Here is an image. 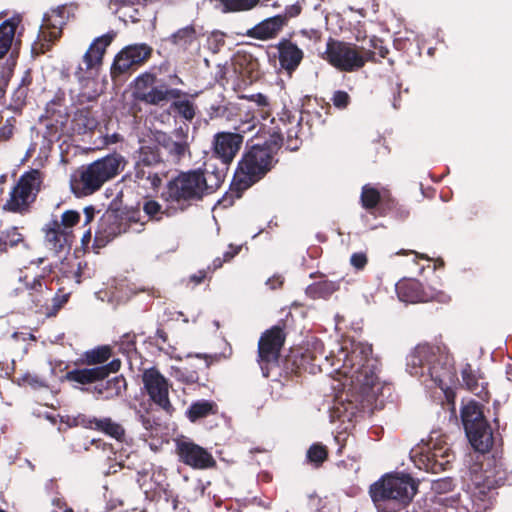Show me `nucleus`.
<instances>
[{"label": "nucleus", "mask_w": 512, "mask_h": 512, "mask_svg": "<svg viewBox=\"0 0 512 512\" xmlns=\"http://www.w3.org/2000/svg\"><path fill=\"white\" fill-rule=\"evenodd\" d=\"M314 361L318 354L326 362L332 358L331 365L335 371L349 380L350 389L336 396L330 408L331 421L352 423L362 418L366 412L383 406L384 391H390L379 381L377 370L378 361L372 356V346L368 343H353L351 351L342 347L336 355L324 353L323 343L315 340L312 343Z\"/></svg>", "instance_id": "1"}, {"label": "nucleus", "mask_w": 512, "mask_h": 512, "mask_svg": "<svg viewBox=\"0 0 512 512\" xmlns=\"http://www.w3.org/2000/svg\"><path fill=\"white\" fill-rule=\"evenodd\" d=\"M406 370L426 388L438 387L447 397L458 381L453 358L440 345H417L407 356Z\"/></svg>", "instance_id": "2"}, {"label": "nucleus", "mask_w": 512, "mask_h": 512, "mask_svg": "<svg viewBox=\"0 0 512 512\" xmlns=\"http://www.w3.org/2000/svg\"><path fill=\"white\" fill-rule=\"evenodd\" d=\"M224 180L225 169L208 165L203 170L199 168L180 172L168 181L164 195L168 202L183 209L216 192Z\"/></svg>", "instance_id": "3"}, {"label": "nucleus", "mask_w": 512, "mask_h": 512, "mask_svg": "<svg viewBox=\"0 0 512 512\" xmlns=\"http://www.w3.org/2000/svg\"><path fill=\"white\" fill-rule=\"evenodd\" d=\"M278 144L272 142V144L267 145L263 142L262 144H254L244 151L238 161L231 183L232 190L237 197H241L244 191L264 179L276 166L278 163Z\"/></svg>", "instance_id": "4"}, {"label": "nucleus", "mask_w": 512, "mask_h": 512, "mask_svg": "<svg viewBox=\"0 0 512 512\" xmlns=\"http://www.w3.org/2000/svg\"><path fill=\"white\" fill-rule=\"evenodd\" d=\"M112 36L103 35L95 39L83 56L82 64L75 70L74 76L80 84V91L73 104L75 106L94 105L98 107L100 91L96 76L102 65L106 48L110 45Z\"/></svg>", "instance_id": "5"}, {"label": "nucleus", "mask_w": 512, "mask_h": 512, "mask_svg": "<svg viewBox=\"0 0 512 512\" xmlns=\"http://www.w3.org/2000/svg\"><path fill=\"white\" fill-rule=\"evenodd\" d=\"M417 491L409 474H389L370 486V496L378 511L397 512L405 508Z\"/></svg>", "instance_id": "6"}, {"label": "nucleus", "mask_w": 512, "mask_h": 512, "mask_svg": "<svg viewBox=\"0 0 512 512\" xmlns=\"http://www.w3.org/2000/svg\"><path fill=\"white\" fill-rule=\"evenodd\" d=\"M360 206L375 218L389 217L396 221H406L410 210L399 202L392 191L380 184L367 183L361 187Z\"/></svg>", "instance_id": "7"}, {"label": "nucleus", "mask_w": 512, "mask_h": 512, "mask_svg": "<svg viewBox=\"0 0 512 512\" xmlns=\"http://www.w3.org/2000/svg\"><path fill=\"white\" fill-rule=\"evenodd\" d=\"M122 161V157L114 153L83 166L79 172V178L72 182V190L81 196L95 193L105 182L119 173Z\"/></svg>", "instance_id": "8"}, {"label": "nucleus", "mask_w": 512, "mask_h": 512, "mask_svg": "<svg viewBox=\"0 0 512 512\" xmlns=\"http://www.w3.org/2000/svg\"><path fill=\"white\" fill-rule=\"evenodd\" d=\"M460 416L471 446L480 453L488 452L493 446L494 437L480 404L476 401L468 402L462 406Z\"/></svg>", "instance_id": "9"}, {"label": "nucleus", "mask_w": 512, "mask_h": 512, "mask_svg": "<svg viewBox=\"0 0 512 512\" xmlns=\"http://www.w3.org/2000/svg\"><path fill=\"white\" fill-rule=\"evenodd\" d=\"M43 180L44 173L39 169H30L24 172L12 188L3 209L18 214L28 213L41 191Z\"/></svg>", "instance_id": "10"}, {"label": "nucleus", "mask_w": 512, "mask_h": 512, "mask_svg": "<svg viewBox=\"0 0 512 512\" xmlns=\"http://www.w3.org/2000/svg\"><path fill=\"white\" fill-rule=\"evenodd\" d=\"M322 57L341 72H355L364 67L362 47L331 37L327 40Z\"/></svg>", "instance_id": "11"}, {"label": "nucleus", "mask_w": 512, "mask_h": 512, "mask_svg": "<svg viewBox=\"0 0 512 512\" xmlns=\"http://www.w3.org/2000/svg\"><path fill=\"white\" fill-rule=\"evenodd\" d=\"M412 458L420 470L436 474L449 468L454 454L445 441L430 436L428 442L420 447Z\"/></svg>", "instance_id": "12"}, {"label": "nucleus", "mask_w": 512, "mask_h": 512, "mask_svg": "<svg viewBox=\"0 0 512 512\" xmlns=\"http://www.w3.org/2000/svg\"><path fill=\"white\" fill-rule=\"evenodd\" d=\"M284 341L285 334L278 326L272 327L261 336L258 342V362L264 377L269 376L271 366L277 365Z\"/></svg>", "instance_id": "13"}, {"label": "nucleus", "mask_w": 512, "mask_h": 512, "mask_svg": "<svg viewBox=\"0 0 512 512\" xmlns=\"http://www.w3.org/2000/svg\"><path fill=\"white\" fill-rule=\"evenodd\" d=\"M81 423L86 427L92 428L93 425L95 428L104 431L106 434L117 440V447L112 446V456H109L108 459L110 461L109 468L107 470V474L116 473L119 469L124 468L128 455L125 454L122 450L121 441L125 437V430L122 426L117 423L112 422L110 419L90 420L88 423H85L84 419L81 420Z\"/></svg>", "instance_id": "14"}, {"label": "nucleus", "mask_w": 512, "mask_h": 512, "mask_svg": "<svg viewBox=\"0 0 512 512\" xmlns=\"http://www.w3.org/2000/svg\"><path fill=\"white\" fill-rule=\"evenodd\" d=\"M142 382L151 401L167 414H171L173 407L168 397L169 383L160 371L156 367L145 368L142 373Z\"/></svg>", "instance_id": "15"}, {"label": "nucleus", "mask_w": 512, "mask_h": 512, "mask_svg": "<svg viewBox=\"0 0 512 512\" xmlns=\"http://www.w3.org/2000/svg\"><path fill=\"white\" fill-rule=\"evenodd\" d=\"M485 476L482 482H474V490L471 494V501L473 508L476 512H485L488 510L495 498V489L505 484V478L501 475L500 471H497L495 477H491L488 472H485ZM506 481L512 484V472L507 476Z\"/></svg>", "instance_id": "16"}, {"label": "nucleus", "mask_w": 512, "mask_h": 512, "mask_svg": "<svg viewBox=\"0 0 512 512\" xmlns=\"http://www.w3.org/2000/svg\"><path fill=\"white\" fill-rule=\"evenodd\" d=\"M244 142V136L237 132H218L213 137L212 153L219 159L227 173L229 165L239 153Z\"/></svg>", "instance_id": "17"}, {"label": "nucleus", "mask_w": 512, "mask_h": 512, "mask_svg": "<svg viewBox=\"0 0 512 512\" xmlns=\"http://www.w3.org/2000/svg\"><path fill=\"white\" fill-rule=\"evenodd\" d=\"M273 47L277 51L275 57L278 60L279 69L292 76L305 58L304 50L292 38L286 37L281 38Z\"/></svg>", "instance_id": "18"}, {"label": "nucleus", "mask_w": 512, "mask_h": 512, "mask_svg": "<svg viewBox=\"0 0 512 512\" xmlns=\"http://www.w3.org/2000/svg\"><path fill=\"white\" fill-rule=\"evenodd\" d=\"M176 451L184 464L195 469H207L215 465L213 456L206 449L188 439L177 440Z\"/></svg>", "instance_id": "19"}, {"label": "nucleus", "mask_w": 512, "mask_h": 512, "mask_svg": "<svg viewBox=\"0 0 512 512\" xmlns=\"http://www.w3.org/2000/svg\"><path fill=\"white\" fill-rule=\"evenodd\" d=\"M66 21L67 17L65 16L55 18L51 14H46L38 40L32 45V53L34 55H41L50 50L54 41L61 37L62 28Z\"/></svg>", "instance_id": "20"}, {"label": "nucleus", "mask_w": 512, "mask_h": 512, "mask_svg": "<svg viewBox=\"0 0 512 512\" xmlns=\"http://www.w3.org/2000/svg\"><path fill=\"white\" fill-rule=\"evenodd\" d=\"M187 136L182 132L176 131L173 135L165 132H157L155 141L167 153L168 161L178 163L187 152H189V143Z\"/></svg>", "instance_id": "21"}, {"label": "nucleus", "mask_w": 512, "mask_h": 512, "mask_svg": "<svg viewBox=\"0 0 512 512\" xmlns=\"http://www.w3.org/2000/svg\"><path fill=\"white\" fill-rule=\"evenodd\" d=\"M21 22L22 17L14 15L0 24V60H4L10 51L18 54L21 40L16 39V34Z\"/></svg>", "instance_id": "22"}, {"label": "nucleus", "mask_w": 512, "mask_h": 512, "mask_svg": "<svg viewBox=\"0 0 512 512\" xmlns=\"http://www.w3.org/2000/svg\"><path fill=\"white\" fill-rule=\"evenodd\" d=\"M161 182L162 179L154 167L134 169V190L143 198H149L156 194Z\"/></svg>", "instance_id": "23"}, {"label": "nucleus", "mask_w": 512, "mask_h": 512, "mask_svg": "<svg viewBox=\"0 0 512 512\" xmlns=\"http://www.w3.org/2000/svg\"><path fill=\"white\" fill-rule=\"evenodd\" d=\"M119 368L120 361L113 360L108 365L69 371L66 377L70 381H75L80 384H88L104 379L109 375V373L117 372Z\"/></svg>", "instance_id": "24"}, {"label": "nucleus", "mask_w": 512, "mask_h": 512, "mask_svg": "<svg viewBox=\"0 0 512 512\" xmlns=\"http://www.w3.org/2000/svg\"><path fill=\"white\" fill-rule=\"evenodd\" d=\"M284 27L285 18L275 15L248 29L245 35L256 40L267 41L276 38Z\"/></svg>", "instance_id": "25"}, {"label": "nucleus", "mask_w": 512, "mask_h": 512, "mask_svg": "<svg viewBox=\"0 0 512 512\" xmlns=\"http://www.w3.org/2000/svg\"><path fill=\"white\" fill-rule=\"evenodd\" d=\"M96 106H78L73 116V127L78 134H85L93 131L98 126V110Z\"/></svg>", "instance_id": "26"}, {"label": "nucleus", "mask_w": 512, "mask_h": 512, "mask_svg": "<svg viewBox=\"0 0 512 512\" xmlns=\"http://www.w3.org/2000/svg\"><path fill=\"white\" fill-rule=\"evenodd\" d=\"M71 228L72 226H50L45 231L47 247L55 252L69 249L73 239Z\"/></svg>", "instance_id": "27"}, {"label": "nucleus", "mask_w": 512, "mask_h": 512, "mask_svg": "<svg viewBox=\"0 0 512 512\" xmlns=\"http://www.w3.org/2000/svg\"><path fill=\"white\" fill-rule=\"evenodd\" d=\"M126 279H113L109 282L106 289L98 291L96 296L101 301L108 302L113 308L124 303L126 295Z\"/></svg>", "instance_id": "28"}, {"label": "nucleus", "mask_w": 512, "mask_h": 512, "mask_svg": "<svg viewBox=\"0 0 512 512\" xmlns=\"http://www.w3.org/2000/svg\"><path fill=\"white\" fill-rule=\"evenodd\" d=\"M396 292L399 300L405 303H418L429 300L418 281L399 283L396 285Z\"/></svg>", "instance_id": "29"}, {"label": "nucleus", "mask_w": 512, "mask_h": 512, "mask_svg": "<svg viewBox=\"0 0 512 512\" xmlns=\"http://www.w3.org/2000/svg\"><path fill=\"white\" fill-rule=\"evenodd\" d=\"M201 35V31L198 30L194 24H190L174 32L169 40L173 45L187 50L194 45H198V40Z\"/></svg>", "instance_id": "30"}, {"label": "nucleus", "mask_w": 512, "mask_h": 512, "mask_svg": "<svg viewBox=\"0 0 512 512\" xmlns=\"http://www.w3.org/2000/svg\"><path fill=\"white\" fill-rule=\"evenodd\" d=\"M28 274L20 275L18 280L23 283L25 288L29 291V295L32 297V302L36 307H42L46 300L48 299V295L50 292L43 286L40 277H33L32 282L28 281Z\"/></svg>", "instance_id": "31"}, {"label": "nucleus", "mask_w": 512, "mask_h": 512, "mask_svg": "<svg viewBox=\"0 0 512 512\" xmlns=\"http://www.w3.org/2000/svg\"><path fill=\"white\" fill-rule=\"evenodd\" d=\"M292 118H295V116L290 115L288 111H283V113L279 116L278 120H275L273 118L272 124H274V127L271 128L270 136L264 142L267 145L272 144V142H277L279 143L278 146L280 150L285 142V131L286 129H289Z\"/></svg>", "instance_id": "32"}, {"label": "nucleus", "mask_w": 512, "mask_h": 512, "mask_svg": "<svg viewBox=\"0 0 512 512\" xmlns=\"http://www.w3.org/2000/svg\"><path fill=\"white\" fill-rule=\"evenodd\" d=\"M180 94V90L168 89L165 85H162L151 87L146 93H138V99L149 104L158 105L163 101L179 98Z\"/></svg>", "instance_id": "33"}, {"label": "nucleus", "mask_w": 512, "mask_h": 512, "mask_svg": "<svg viewBox=\"0 0 512 512\" xmlns=\"http://www.w3.org/2000/svg\"><path fill=\"white\" fill-rule=\"evenodd\" d=\"M153 54V48L146 43L130 44V75L143 66Z\"/></svg>", "instance_id": "34"}, {"label": "nucleus", "mask_w": 512, "mask_h": 512, "mask_svg": "<svg viewBox=\"0 0 512 512\" xmlns=\"http://www.w3.org/2000/svg\"><path fill=\"white\" fill-rule=\"evenodd\" d=\"M128 74V46L122 48L111 66V78L115 86L121 85Z\"/></svg>", "instance_id": "35"}, {"label": "nucleus", "mask_w": 512, "mask_h": 512, "mask_svg": "<svg viewBox=\"0 0 512 512\" xmlns=\"http://www.w3.org/2000/svg\"><path fill=\"white\" fill-rule=\"evenodd\" d=\"M16 64L17 53L15 52H10L4 60H0V99L6 92V88L13 76Z\"/></svg>", "instance_id": "36"}, {"label": "nucleus", "mask_w": 512, "mask_h": 512, "mask_svg": "<svg viewBox=\"0 0 512 512\" xmlns=\"http://www.w3.org/2000/svg\"><path fill=\"white\" fill-rule=\"evenodd\" d=\"M340 287V282L331 280H321L309 285L306 288V294L313 298H328Z\"/></svg>", "instance_id": "37"}, {"label": "nucleus", "mask_w": 512, "mask_h": 512, "mask_svg": "<svg viewBox=\"0 0 512 512\" xmlns=\"http://www.w3.org/2000/svg\"><path fill=\"white\" fill-rule=\"evenodd\" d=\"M215 403L209 400H198L193 402L186 411V416L191 422L207 417L210 414H214Z\"/></svg>", "instance_id": "38"}, {"label": "nucleus", "mask_w": 512, "mask_h": 512, "mask_svg": "<svg viewBox=\"0 0 512 512\" xmlns=\"http://www.w3.org/2000/svg\"><path fill=\"white\" fill-rule=\"evenodd\" d=\"M160 161L161 159L157 149L148 146H142L140 148L139 159L136 162L134 169H146L147 167H154V165L158 164Z\"/></svg>", "instance_id": "39"}, {"label": "nucleus", "mask_w": 512, "mask_h": 512, "mask_svg": "<svg viewBox=\"0 0 512 512\" xmlns=\"http://www.w3.org/2000/svg\"><path fill=\"white\" fill-rule=\"evenodd\" d=\"M285 133L286 137L284 143L286 144V148L290 151L298 150L302 142L300 121L296 118H292L291 125L289 129H286Z\"/></svg>", "instance_id": "40"}, {"label": "nucleus", "mask_w": 512, "mask_h": 512, "mask_svg": "<svg viewBox=\"0 0 512 512\" xmlns=\"http://www.w3.org/2000/svg\"><path fill=\"white\" fill-rule=\"evenodd\" d=\"M118 226H97L94 232V247H104L115 235Z\"/></svg>", "instance_id": "41"}, {"label": "nucleus", "mask_w": 512, "mask_h": 512, "mask_svg": "<svg viewBox=\"0 0 512 512\" xmlns=\"http://www.w3.org/2000/svg\"><path fill=\"white\" fill-rule=\"evenodd\" d=\"M170 376L187 385L197 383L199 380L198 373L195 370L175 366L171 367Z\"/></svg>", "instance_id": "42"}, {"label": "nucleus", "mask_w": 512, "mask_h": 512, "mask_svg": "<svg viewBox=\"0 0 512 512\" xmlns=\"http://www.w3.org/2000/svg\"><path fill=\"white\" fill-rule=\"evenodd\" d=\"M171 110L185 120L191 121L195 117V107L189 100L174 101Z\"/></svg>", "instance_id": "43"}, {"label": "nucleus", "mask_w": 512, "mask_h": 512, "mask_svg": "<svg viewBox=\"0 0 512 512\" xmlns=\"http://www.w3.org/2000/svg\"><path fill=\"white\" fill-rule=\"evenodd\" d=\"M155 81V75L152 73H143L135 79L134 96L138 98V93H146Z\"/></svg>", "instance_id": "44"}, {"label": "nucleus", "mask_w": 512, "mask_h": 512, "mask_svg": "<svg viewBox=\"0 0 512 512\" xmlns=\"http://www.w3.org/2000/svg\"><path fill=\"white\" fill-rule=\"evenodd\" d=\"M110 357V349L106 346L93 349L86 352V360L88 364L103 363Z\"/></svg>", "instance_id": "45"}, {"label": "nucleus", "mask_w": 512, "mask_h": 512, "mask_svg": "<svg viewBox=\"0 0 512 512\" xmlns=\"http://www.w3.org/2000/svg\"><path fill=\"white\" fill-rule=\"evenodd\" d=\"M21 241V234L17 232V227H10L5 233L2 232L0 236V250L5 249L6 246H14Z\"/></svg>", "instance_id": "46"}, {"label": "nucleus", "mask_w": 512, "mask_h": 512, "mask_svg": "<svg viewBox=\"0 0 512 512\" xmlns=\"http://www.w3.org/2000/svg\"><path fill=\"white\" fill-rule=\"evenodd\" d=\"M326 458V448L321 444H313L307 451L308 461L316 465L321 464Z\"/></svg>", "instance_id": "47"}, {"label": "nucleus", "mask_w": 512, "mask_h": 512, "mask_svg": "<svg viewBox=\"0 0 512 512\" xmlns=\"http://www.w3.org/2000/svg\"><path fill=\"white\" fill-rule=\"evenodd\" d=\"M241 248L242 245L234 246L233 244H230L229 250L223 254V258H215L212 262V266H209L207 269L214 271L221 268L223 263L232 260L240 252Z\"/></svg>", "instance_id": "48"}, {"label": "nucleus", "mask_w": 512, "mask_h": 512, "mask_svg": "<svg viewBox=\"0 0 512 512\" xmlns=\"http://www.w3.org/2000/svg\"><path fill=\"white\" fill-rule=\"evenodd\" d=\"M66 101V94L64 90L59 89L54 97L47 103V113L54 115L55 113H61L60 110H57L56 107H64Z\"/></svg>", "instance_id": "49"}, {"label": "nucleus", "mask_w": 512, "mask_h": 512, "mask_svg": "<svg viewBox=\"0 0 512 512\" xmlns=\"http://www.w3.org/2000/svg\"><path fill=\"white\" fill-rule=\"evenodd\" d=\"M441 502V507L437 508L433 512H469L467 508L463 506H459V500H449L448 498H439Z\"/></svg>", "instance_id": "50"}, {"label": "nucleus", "mask_w": 512, "mask_h": 512, "mask_svg": "<svg viewBox=\"0 0 512 512\" xmlns=\"http://www.w3.org/2000/svg\"><path fill=\"white\" fill-rule=\"evenodd\" d=\"M331 102L335 108L344 110L350 105L351 97L346 91L337 90L333 93Z\"/></svg>", "instance_id": "51"}, {"label": "nucleus", "mask_w": 512, "mask_h": 512, "mask_svg": "<svg viewBox=\"0 0 512 512\" xmlns=\"http://www.w3.org/2000/svg\"><path fill=\"white\" fill-rule=\"evenodd\" d=\"M462 381L466 388L471 392H476L478 390V381L471 366L466 364V366L462 369Z\"/></svg>", "instance_id": "52"}, {"label": "nucleus", "mask_w": 512, "mask_h": 512, "mask_svg": "<svg viewBox=\"0 0 512 512\" xmlns=\"http://www.w3.org/2000/svg\"><path fill=\"white\" fill-rule=\"evenodd\" d=\"M254 103L259 108V113L263 119H266L271 114V105L269 103L268 97L262 93L255 94Z\"/></svg>", "instance_id": "53"}, {"label": "nucleus", "mask_w": 512, "mask_h": 512, "mask_svg": "<svg viewBox=\"0 0 512 512\" xmlns=\"http://www.w3.org/2000/svg\"><path fill=\"white\" fill-rule=\"evenodd\" d=\"M144 212L149 216L150 220H161L160 215L163 213L161 211V206L158 202L154 200H148L144 203L143 206Z\"/></svg>", "instance_id": "54"}, {"label": "nucleus", "mask_w": 512, "mask_h": 512, "mask_svg": "<svg viewBox=\"0 0 512 512\" xmlns=\"http://www.w3.org/2000/svg\"><path fill=\"white\" fill-rule=\"evenodd\" d=\"M302 6L299 3L286 5L284 12L277 14L278 17L285 18V27L288 25L289 20L301 14Z\"/></svg>", "instance_id": "55"}, {"label": "nucleus", "mask_w": 512, "mask_h": 512, "mask_svg": "<svg viewBox=\"0 0 512 512\" xmlns=\"http://www.w3.org/2000/svg\"><path fill=\"white\" fill-rule=\"evenodd\" d=\"M166 342L167 334L163 330L158 329L155 336V345L160 351H163L166 354H171V351L174 350V348L169 344L166 345Z\"/></svg>", "instance_id": "56"}, {"label": "nucleus", "mask_w": 512, "mask_h": 512, "mask_svg": "<svg viewBox=\"0 0 512 512\" xmlns=\"http://www.w3.org/2000/svg\"><path fill=\"white\" fill-rule=\"evenodd\" d=\"M80 221V213L76 210H67L61 215L60 224H78ZM51 224H59L58 220L55 219Z\"/></svg>", "instance_id": "57"}, {"label": "nucleus", "mask_w": 512, "mask_h": 512, "mask_svg": "<svg viewBox=\"0 0 512 512\" xmlns=\"http://www.w3.org/2000/svg\"><path fill=\"white\" fill-rule=\"evenodd\" d=\"M370 47L373 51L378 53L381 58H386L389 54V49L384 45V41L376 36L370 39Z\"/></svg>", "instance_id": "58"}, {"label": "nucleus", "mask_w": 512, "mask_h": 512, "mask_svg": "<svg viewBox=\"0 0 512 512\" xmlns=\"http://www.w3.org/2000/svg\"><path fill=\"white\" fill-rule=\"evenodd\" d=\"M432 482L433 489L440 494L452 490L453 487V481L449 477L433 480Z\"/></svg>", "instance_id": "59"}, {"label": "nucleus", "mask_w": 512, "mask_h": 512, "mask_svg": "<svg viewBox=\"0 0 512 512\" xmlns=\"http://www.w3.org/2000/svg\"><path fill=\"white\" fill-rule=\"evenodd\" d=\"M367 262H368L367 255L364 252L353 253L350 257V264L356 270H363L365 268V266L367 265Z\"/></svg>", "instance_id": "60"}, {"label": "nucleus", "mask_w": 512, "mask_h": 512, "mask_svg": "<svg viewBox=\"0 0 512 512\" xmlns=\"http://www.w3.org/2000/svg\"><path fill=\"white\" fill-rule=\"evenodd\" d=\"M14 134V125L12 123V119H8L1 127H0V140L7 141Z\"/></svg>", "instance_id": "61"}, {"label": "nucleus", "mask_w": 512, "mask_h": 512, "mask_svg": "<svg viewBox=\"0 0 512 512\" xmlns=\"http://www.w3.org/2000/svg\"><path fill=\"white\" fill-rule=\"evenodd\" d=\"M29 91L30 89L18 86L14 92L15 101L17 103L24 104L29 95Z\"/></svg>", "instance_id": "62"}, {"label": "nucleus", "mask_w": 512, "mask_h": 512, "mask_svg": "<svg viewBox=\"0 0 512 512\" xmlns=\"http://www.w3.org/2000/svg\"><path fill=\"white\" fill-rule=\"evenodd\" d=\"M228 111L227 105H218V106H211L210 108V116L213 117H225L226 113Z\"/></svg>", "instance_id": "63"}, {"label": "nucleus", "mask_w": 512, "mask_h": 512, "mask_svg": "<svg viewBox=\"0 0 512 512\" xmlns=\"http://www.w3.org/2000/svg\"><path fill=\"white\" fill-rule=\"evenodd\" d=\"M70 10H71V7H69L67 5H63V6H59L56 9L52 10L50 14L52 15V17H55V18H60V16H65V17H67V20H68L69 16H70Z\"/></svg>", "instance_id": "64"}]
</instances>
